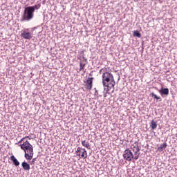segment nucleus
I'll return each mask as SVG.
<instances>
[{
    "instance_id": "obj_12",
    "label": "nucleus",
    "mask_w": 177,
    "mask_h": 177,
    "mask_svg": "<svg viewBox=\"0 0 177 177\" xmlns=\"http://www.w3.org/2000/svg\"><path fill=\"white\" fill-rule=\"evenodd\" d=\"M115 84L113 85H110V84H106V85H103V86H104V91H106V92H109V91H110V89H111V88H114Z\"/></svg>"
},
{
    "instance_id": "obj_6",
    "label": "nucleus",
    "mask_w": 177,
    "mask_h": 177,
    "mask_svg": "<svg viewBox=\"0 0 177 177\" xmlns=\"http://www.w3.org/2000/svg\"><path fill=\"white\" fill-rule=\"evenodd\" d=\"M21 37H24V39H31L32 38V35H31V33L28 32V29L25 30L22 33H21Z\"/></svg>"
},
{
    "instance_id": "obj_11",
    "label": "nucleus",
    "mask_w": 177,
    "mask_h": 177,
    "mask_svg": "<svg viewBox=\"0 0 177 177\" xmlns=\"http://www.w3.org/2000/svg\"><path fill=\"white\" fill-rule=\"evenodd\" d=\"M29 8L32 10V12L34 13V12H35V10H38V9H39V8H41V3L36 4L35 6H29Z\"/></svg>"
},
{
    "instance_id": "obj_18",
    "label": "nucleus",
    "mask_w": 177,
    "mask_h": 177,
    "mask_svg": "<svg viewBox=\"0 0 177 177\" xmlns=\"http://www.w3.org/2000/svg\"><path fill=\"white\" fill-rule=\"evenodd\" d=\"M133 37H137L138 38H140L142 37V34H140L138 30H135L133 32Z\"/></svg>"
},
{
    "instance_id": "obj_27",
    "label": "nucleus",
    "mask_w": 177,
    "mask_h": 177,
    "mask_svg": "<svg viewBox=\"0 0 177 177\" xmlns=\"http://www.w3.org/2000/svg\"><path fill=\"white\" fill-rule=\"evenodd\" d=\"M32 30L34 31L35 30H37V27L32 28Z\"/></svg>"
},
{
    "instance_id": "obj_24",
    "label": "nucleus",
    "mask_w": 177,
    "mask_h": 177,
    "mask_svg": "<svg viewBox=\"0 0 177 177\" xmlns=\"http://www.w3.org/2000/svg\"><path fill=\"white\" fill-rule=\"evenodd\" d=\"M133 151L134 153V156H138V154H139V153H139V151Z\"/></svg>"
},
{
    "instance_id": "obj_26",
    "label": "nucleus",
    "mask_w": 177,
    "mask_h": 177,
    "mask_svg": "<svg viewBox=\"0 0 177 177\" xmlns=\"http://www.w3.org/2000/svg\"><path fill=\"white\" fill-rule=\"evenodd\" d=\"M95 92V95H99V93L97 92V90H96V88H94Z\"/></svg>"
},
{
    "instance_id": "obj_16",
    "label": "nucleus",
    "mask_w": 177,
    "mask_h": 177,
    "mask_svg": "<svg viewBox=\"0 0 177 177\" xmlns=\"http://www.w3.org/2000/svg\"><path fill=\"white\" fill-rule=\"evenodd\" d=\"M150 127L152 130L156 129L157 128V122H155L154 120H152L150 124Z\"/></svg>"
},
{
    "instance_id": "obj_23",
    "label": "nucleus",
    "mask_w": 177,
    "mask_h": 177,
    "mask_svg": "<svg viewBox=\"0 0 177 177\" xmlns=\"http://www.w3.org/2000/svg\"><path fill=\"white\" fill-rule=\"evenodd\" d=\"M140 154V153H138V155H135V156H133V159L136 160H138V159L139 158Z\"/></svg>"
},
{
    "instance_id": "obj_19",
    "label": "nucleus",
    "mask_w": 177,
    "mask_h": 177,
    "mask_svg": "<svg viewBox=\"0 0 177 177\" xmlns=\"http://www.w3.org/2000/svg\"><path fill=\"white\" fill-rule=\"evenodd\" d=\"M82 149L83 148L77 147V150L75 151L76 156H79V157H80V156H81V151H82Z\"/></svg>"
},
{
    "instance_id": "obj_2",
    "label": "nucleus",
    "mask_w": 177,
    "mask_h": 177,
    "mask_svg": "<svg viewBox=\"0 0 177 177\" xmlns=\"http://www.w3.org/2000/svg\"><path fill=\"white\" fill-rule=\"evenodd\" d=\"M34 19V12L29 6L24 8V13L22 14L20 21H30Z\"/></svg>"
},
{
    "instance_id": "obj_13",
    "label": "nucleus",
    "mask_w": 177,
    "mask_h": 177,
    "mask_svg": "<svg viewBox=\"0 0 177 177\" xmlns=\"http://www.w3.org/2000/svg\"><path fill=\"white\" fill-rule=\"evenodd\" d=\"M80 157L81 158H86V157H88V153L86 152V150H85V149L84 148L82 149Z\"/></svg>"
},
{
    "instance_id": "obj_7",
    "label": "nucleus",
    "mask_w": 177,
    "mask_h": 177,
    "mask_svg": "<svg viewBox=\"0 0 177 177\" xmlns=\"http://www.w3.org/2000/svg\"><path fill=\"white\" fill-rule=\"evenodd\" d=\"M159 93L161 95V96H168L169 95V89L168 88H161L160 90H159Z\"/></svg>"
},
{
    "instance_id": "obj_15",
    "label": "nucleus",
    "mask_w": 177,
    "mask_h": 177,
    "mask_svg": "<svg viewBox=\"0 0 177 177\" xmlns=\"http://www.w3.org/2000/svg\"><path fill=\"white\" fill-rule=\"evenodd\" d=\"M82 146L84 147H86L88 150H91V145H89V142H88L86 140L82 141Z\"/></svg>"
},
{
    "instance_id": "obj_17",
    "label": "nucleus",
    "mask_w": 177,
    "mask_h": 177,
    "mask_svg": "<svg viewBox=\"0 0 177 177\" xmlns=\"http://www.w3.org/2000/svg\"><path fill=\"white\" fill-rule=\"evenodd\" d=\"M150 96H151V97H153V99H156V100H159V102H161V98L160 97L157 96V95H156L154 93H151L150 94Z\"/></svg>"
},
{
    "instance_id": "obj_8",
    "label": "nucleus",
    "mask_w": 177,
    "mask_h": 177,
    "mask_svg": "<svg viewBox=\"0 0 177 177\" xmlns=\"http://www.w3.org/2000/svg\"><path fill=\"white\" fill-rule=\"evenodd\" d=\"M21 167L24 171H30V164H28L27 162L24 161L21 163Z\"/></svg>"
},
{
    "instance_id": "obj_1",
    "label": "nucleus",
    "mask_w": 177,
    "mask_h": 177,
    "mask_svg": "<svg viewBox=\"0 0 177 177\" xmlns=\"http://www.w3.org/2000/svg\"><path fill=\"white\" fill-rule=\"evenodd\" d=\"M19 146L25 153L24 157L26 160H32V157H34V147L32 145L26 140L23 144H20Z\"/></svg>"
},
{
    "instance_id": "obj_5",
    "label": "nucleus",
    "mask_w": 177,
    "mask_h": 177,
    "mask_svg": "<svg viewBox=\"0 0 177 177\" xmlns=\"http://www.w3.org/2000/svg\"><path fill=\"white\" fill-rule=\"evenodd\" d=\"M93 77H88L86 81L84 82L85 84L86 89L88 91H91V89H92V86L93 85Z\"/></svg>"
},
{
    "instance_id": "obj_29",
    "label": "nucleus",
    "mask_w": 177,
    "mask_h": 177,
    "mask_svg": "<svg viewBox=\"0 0 177 177\" xmlns=\"http://www.w3.org/2000/svg\"><path fill=\"white\" fill-rule=\"evenodd\" d=\"M89 75H90V76H92V73H89Z\"/></svg>"
},
{
    "instance_id": "obj_14",
    "label": "nucleus",
    "mask_w": 177,
    "mask_h": 177,
    "mask_svg": "<svg viewBox=\"0 0 177 177\" xmlns=\"http://www.w3.org/2000/svg\"><path fill=\"white\" fill-rule=\"evenodd\" d=\"M132 147H133V151H140V149L139 148V145L138 142H135V145H131V149Z\"/></svg>"
},
{
    "instance_id": "obj_3",
    "label": "nucleus",
    "mask_w": 177,
    "mask_h": 177,
    "mask_svg": "<svg viewBox=\"0 0 177 177\" xmlns=\"http://www.w3.org/2000/svg\"><path fill=\"white\" fill-rule=\"evenodd\" d=\"M102 85H106V84H110V85H115V81L114 80V76H113V74L109 72H104L102 75Z\"/></svg>"
},
{
    "instance_id": "obj_4",
    "label": "nucleus",
    "mask_w": 177,
    "mask_h": 177,
    "mask_svg": "<svg viewBox=\"0 0 177 177\" xmlns=\"http://www.w3.org/2000/svg\"><path fill=\"white\" fill-rule=\"evenodd\" d=\"M123 158L126 160V161H132L133 158V153L130 149L124 150L123 153Z\"/></svg>"
},
{
    "instance_id": "obj_10",
    "label": "nucleus",
    "mask_w": 177,
    "mask_h": 177,
    "mask_svg": "<svg viewBox=\"0 0 177 177\" xmlns=\"http://www.w3.org/2000/svg\"><path fill=\"white\" fill-rule=\"evenodd\" d=\"M167 146H168L167 142H164L163 144L160 145V147H158V151H160V153L161 151H164V150L167 149Z\"/></svg>"
},
{
    "instance_id": "obj_22",
    "label": "nucleus",
    "mask_w": 177,
    "mask_h": 177,
    "mask_svg": "<svg viewBox=\"0 0 177 177\" xmlns=\"http://www.w3.org/2000/svg\"><path fill=\"white\" fill-rule=\"evenodd\" d=\"M80 55H82V56L84 60H85L86 62V60H88V59H87L86 58H85V57H84V50L81 51Z\"/></svg>"
},
{
    "instance_id": "obj_20",
    "label": "nucleus",
    "mask_w": 177,
    "mask_h": 177,
    "mask_svg": "<svg viewBox=\"0 0 177 177\" xmlns=\"http://www.w3.org/2000/svg\"><path fill=\"white\" fill-rule=\"evenodd\" d=\"M80 70H84V68L85 67V64L80 62Z\"/></svg>"
},
{
    "instance_id": "obj_9",
    "label": "nucleus",
    "mask_w": 177,
    "mask_h": 177,
    "mask_svg": "<svg viewBox=\"0 0 177 177\" xmlns=\"http://www.w3.org/2000/svg\"><path fill=\"white\" fill-rule=\"evenodd\" d=\"M10 160L12 161L13 164L16 166V167H19V165H20V162H19V160H17V159L16 158V157H15V156H10Z\"/></svg>"
},
{
    "instance_id": "obj_21",
    "label": "nucleus",
    "mask_w": 177,
    "mask_h": 177,
    "mask_svg": "<svg viewBox=\"0 0 177 177\" xmlns=\"http://www.w3.org/2000/svg\"><path fill=\"white\" fill-rule=\"evenodd\" d=\"M35 161H37V158H32V161L30 162V165H34L35 164Z\"/></svg>"
},
{
    "instance_id": "obj_25",
    "label": "nucleus",
    "mask_w": 177,
    "mask_h": 177,
    "mask_svg": "<svg viewBox=\"0 0 177 177\" xmlns=\"http://www.w3.org/2000/svg\"><path fill=\"white\" fill-rule=\"evenodd\" d=\"M24 139H26V138H23L22 139H21V140L19 141V142L17 143V145L21 143V142H23L24 140Z\"/></svg>"
},
{
    "instance_id": "obj_28",
    "label": "nucleus",
    "mask_w": 177,
    "mask_h": 177,
    "mask_svg": "<svg viewBox=\"0 0 177 177\" xmlns=\"http://www.w3.org/2000/svg\"><path fill=\"white\" fill-rule=\"evenodd\" d=\"M102 70H104V69H101V70L100 71V73H102Z\"/></svg>"
}]
</instances>
